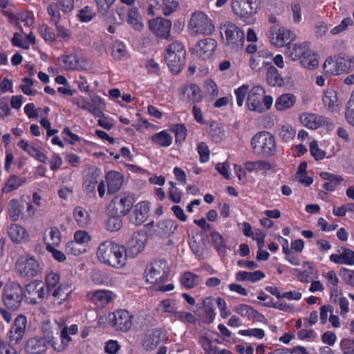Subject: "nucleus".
<instances>
[{"label": "nucleus", "mask_w": 354, "mask_h": 354, "mask_svg": "<svg viewBox=\"0 0 354 354\" xmlns=\"http://www.w3.org/2000/svg\"><path fill=\"white\" fill-rule=\"evenodd\" d=\"M169 275V268L165 260L154 261L147 265L145 270L146 281L157 291L169 292L174 289L173 283H164Z\"/></svg>", "instance_id": "nucleus-1"}, {"label": "nucleus", "mask_w": 354, "mask_h": 354, "mask_svg": "<svg viewBox=\"0 0 354 354\" xmlns=\"http://www.w3.org/2000/svg\"><path fill=\"white\" fill-rule=\"evenodd\" d=\"M96 256L100 263L113 268H122L127 264L125 247L110 241L99 245Z\"/></svg>", "instance_id": "nucleus-2"}, {"label": "nucleus", "mask_w": 354, "mask_h": 354, "mask_svg": "<svg viewBox=\"0 0 354 354\" xmlns=\"http://www.w3.org/2000/svg\"><path fill=\"white\" fill-rule=\"evenodd\" d=\"M41 331L45 342L58 352L64 351L72 341V338L68 336L66 328L61 327V324L57 322L55 324H51L50 322H44Z\"/></svg>", "instance_id": "nucleus-3"}, {"label": "nucleus", "mask_w": 354, "mask_h": 354, "mask_svg": "<svg viewBox=\"0 0 354 354\" xmlns=\"http://www.w3.org/2000/svg\"><path fill=\"white\" fill-rule=\"evenodd\" d=\"M219 30L223 43L232 50L238 51L243 47L244 32L235 24L225 21L221 23Z\"/></svg>", "instance_id": "nucleus-4"}, {"label": "nucleus", "mask_w": 354, "mask_h": 354, "mask_svg": "<svg viewBox=\"0 0 354 354\" xmlns=\"http://www.w3.org/2000/svg\"><path fill=\"white\" fill-rule=\"evenodd\" d=\"M250 146L253 152L261 157H271L277 151V142L274 136L266 131L254 134L251 139Z\"/></svg>", "instance_id": "nucleus-5"}, {"label": "nucleus", "mask_w": 354, "mask_h": 354, "mask_svg": "<svg viewBox=\"0 0 354 354\" xmlns=\"http://www.w3.org/2000/svg\"><path fill=\"white\" fill-rule=\"evenodd\" d=\"M272 103V97L266 95L265 89L260 85L252 86L248 92L247 106L250 111L263 113L270 109Z\"/></svg>", "instance_id": "nucleus-6"}, {"label": "nucleus", "mask_w": 354, "mask_h": 354, "mask_svg": "<svg viewBox=\"0 0 354 354\" xmlns=\"http://www.w3.org/2000/svg\"><path fill=\"white\" fill-rule=\"evenodd\" d=\"M186 50L183 44L176 41L169 44L165 50V59L169 69L178 73L185 63Z\"/></svg>", "instance_id": "nucleus-7"}, {"label": "nucleus", "mask_w": 354, "mask_h": 354, "mask_svg": "<svg viewBox=\"0 0 354 354\" xmlns=\"http://www.w3.org/2000/svg\"><path fill=\"white\" fill-rule=\"evenodd\" d=\"M187 28L192 35H211L215 31L212 19L201 11L194 12L192 15Z\"/></svg>", "instance_id": "nucleus-8"}, {"label": "nucleus", "mask_w": 354, "mask_h": 354, "mask_svg": "<svg viewBox=\"0 0 354 354\" xmlns=\"http://www.w3.org/2000/svg\"><path fill=\"white\" fill-rule=\"evenodd\" d=\"M91 234L82 230H77L74 233L73 240L68 241L65 247V252L68 254L80 256L88 251V245L91 241Z\"/></svg>", "instance_id": "nucleus-9"}, {"label": "nucleus", "mask_w": 354, "mask_h": 354, "mask_svg": "<svg viewBox=\"0 0 354 354\" xmlns=\"http://www.w3.org/2000/svg\"><path fill=\"white\" fill-rule=\"evenodd\" d=\"M23 298V290L19 284L11 283L6 285L3 291V302L8 309L17 310Z\"/></svg>", "instance_id": "nucleus-10"}, {"label": "nucleus", "mask_w": 354, "mask_h": 354, "mask_svg": "<svg viewBox=\"0 0 354 354\" xmlns=\"http://www.w3.org/2000/svg\"><path fill=\"white\" fill-rule=\"evenodd\" d=\"M57 65L64 71H81L86 69L88 64L86 59L74 53L64 54L58 57Z\"/></svg>", "instance_id": "nucleus-11"}, {"label": "nucleus", "mask_w": 354, "mask_h": 354, "mask_svg": "<svg viewBox=\"0 0 354 354\" xmlns=\"http://www.w3.org/2000/svg\"><path fill=\"white\" fill-rule=\"evenodd\" d=\"M176 0H149L147 13L151 16H168L178 8Z\"/></svg>", "instance_id": "nucleus-12"}, {"label": "nucleus", "mask_w": 354, "mask_h": 354, "mask_svg": "<svg viewBox=\"0 0 354 354\" xmlns=\"http://www.w3.org/2000/svg\"><path fill=\"white\" fill-rule=\"evenodd\" d=\"M296 35L290 30L284 27H272L269 30V39L270 43L277 47L286 46L295 40Z\"/></svg>", "instance_id": "nucleus-13"}, {"label": "nucleus", "mask_w": 354, "mask_h": 354, "mask_svg": "<svg viewBox=\"0 0 354 354\" xmlns=\"http://www.w3.org/2000/svg\"><path fill=\"white\" fill-rule=\"evenodd\" d=\"M133 203L134 200L131 196L122 194L111 201L109 210L111 214L124 216L132 208Z\"/></svg>", "instance_id": "nucleus-14"}, {"label": "nucleus", "mask_w": 354, "mask_h": 354, "mask_svg": "<svg viewBox=\"0 0 354 354\" xmlns=\"http://www.w3.org/2000/svg\"><path fill=\"white\" fill-rule=\"evenodd\" d=\"M16 270L23 277L30 279L39 272V265L32 257H20L16 262Z\"/></svg>", "instance_id": "nucleus-15"}, {"label": "nucleus", "mask_w": 354, "mask_h": 354, "mask_svg": "<svg viewBox=\"0 0 354 354\" xmlns=\"http://www.w3.org/2000/svg\"><path fill=\"white\" fill-rule=\"evenodd\" d=\"M27 328V318L24 315H18L14 319L7 337L9 341L13 344H19L25 336Z\"/></svg>", "instance_id": "nucleus-16"}, {"label": "nucleus", "mask_w": 354, "mask_h": 354, "mask_svg": "<svg viewBox=\"0 0 354 354\" xmlns=\"http://www.w3.org/2000/svg\"><path fill=\"white\" fill-rule=\"evenodd\" d=\"M259 7L257 0H232V10L240 18H248L257 13Z\"/></svg>", "instance_id": "nucleus-17"}, {"label": "nucleus", "mask_w": 354, "mask_h": 354, "mask_svg": "<svg viewBox=\"0 0 354 354\" xmlns=\"http://www.w3.org/2000/svg\"><path fill=\"white\" fill-rule=\"evenodd\" d=\"M325 72L332 75L348 73L353 70L349 62L344 57H328L323 65Z\"/></svg>", "instance_id": "nucleus-18"}, {"label": "nucleus", "mask_w": 354, "mask_h": 354, "mask_svg": "<svg viewBox=\"0 0 354 354\" xmlns=\"http://www.w3.org/2000/svg\"><path fill=\"white\" fill-rule=\"evenodd\" d=\"M217 42L212 38H205L197 42L193 48V53L201 60H207L214 55Z\"/></svg>", "instance_id": "nucleus-19"}, {"label": "nucleus", "mask_w": 354, "mask_h": 354, "mask_svg": "<svg viewBox=\"0 0 354 354\" xmlns=\"http://www.w3.org/2000/svg\"><path fill=\"white\" fill-rule=\"evenodd\" d=\"M132 315L126 310H118L109 315L112 326L118 330L127 332L132 326Z\"/></svg>", "instance_id": "nucleus-20"}, {"label": "nucleus", "mask_w": 354, "mask_h": 354, "mask_svg": "<svg viewBox=\"0 0 354 354\" xmlns=\"http://www.w3.org/2000/svg\"><path fill=\"white\" fill-rule=\"evenodd\" d=\"M299 121L306 127L317 129L322 126L331 124L326 117L312 113H303L299 116Z\"/></svg>", "instance_id": "nucleus-21"}, {"label": "nucleus", "mask_w": 354, "mask_h": 354, "mask_svg": "<svg viewBox=\"0 0 354 354\" xmlns=\"http://www.w3.org/2000/svg\"><path fill=\"white\" fill-rule=\"evenodd\" d=\"M87 297L95 305L103 308L115 298V295L110 290H97L89 292Z\"/></svg>", "instance_id": "nucleus-22"}, {"label": "nucleus", "mask_w": 354, "mask_h": 354, "mask_svg": "<svg viewBox=\"0 0 354 354\" xmlns=\"http://www.w3.org/2000/svg\"><path fill=\"white\" fill-rule=\"evenodd\" d=\"M150 212V204L148 201H140L134 206L131 217V222L136 225H140L145 223Z\"/></svg>", "instance_id": "nucleus-23"}, {"label": "nucleus", "mask_w": 354, "mask_h": 354, "mask_svg": "<svg viewBox=\"0 0 354 354\" xmlns=\"http://www.w3.org/2000/svg\"><path fill=\"white\" fill-rule=\"evenodd\" d=\"M147 241V234L145 231L140 230L133 234L129 241L128 247L131 255H138L145 248Z\"/></svg>", "instance_id": "nucleus-24"}, {"label": "nucleus", "mask_w": 354, "mask_h": 354, "mask_svg": "<svg viewBox=\"0 0 354 354\" xmlns=\"http://www.w3.org/2000/svg\"><path fill=\"white\" fill-rule=\"evenodd\" d=\"M234 312L240 316L246 317L250 320L252 319L263 324L267 322V319L263 314L259 313L252 306L247 304H238L234 308Z\"/></svg>", "instance_id": "nucleus-25"}, {"label": "nucleus", "mask_w": 354, "mask_h": 354, "mask_svg": "<svg viewBox=\"0 0 354 354\" xmlns=\"http://www.w3.org/2000/svg\"><path fill=\"white\" fill-rule=\"evenodd\" d=\"M171 23L169 20L157 17L149 21V28L157 36L167 38L170 35Z\"/></svg>", "instance_id": "nucleus-26"}, {"label": "nucleus", "mask_w": 354, "mask_h": 354, "mask_svg": "<svg viewBox=\"0 0 354 354\" xmlns=\"http://www.w3.org/2000/svg\"><path fill=\"white\" fill-rule=\"evenodd\" d=\"M309 48L310 43L307 41L290 43L286 46L285 54L292 61H300Z\"/></svg>", "instance_id": "nucleus-27"}, {"label": "nucleus", "mask_w": 354, "mask_h": 354, "mask_svg": "<svg viewBox=\"0 0 354 354\" xmlns=\"http://www.w3.org/2000/svg\"><path fill=\"white\" fill-rule=\"evenodd\" d=\"M329 259L331 262L336 264L353 266L354 251L342 247L338 250L337 254H332Z\"/></svg>", "instance_id": "nucleus-28"}, {"label": "nucleus", "mask_w": 354, "mask_h": 354, "mask_svg": "<svg viewBox=\"0 0 354 354\" xmlns=\"http://www.w3.org/2000/svg\"><path fill=\"white\" fill-rule=\"evenodd\" d=\"M203 99L201 88L194 84L185 86L182 88V100L192 103L200 102Z\"/></svg>", "instance_id": "nucleus-29"}, {"label": "nucleus", "mask_w": 354, "mask_h": 354, "mask_svg": "<svg viewBox=\"0 0 354 354\" xmlns=\"http://www.w3.org/2000/svg\"><path fill=\"white\" fill-rule=\"evenodd\" d=\"M178 309V300L174 298H167L160 301L156 308L158 314L172 317H174Z\"/></svg>", "instance_id": "nucleus-30"}, {"label": "nucleus", "mask_w": 354, "mask_h": 354, "mask_svg": "<svg viewBox=\"0 0 354 354\" xmlns=\"http://www.w3.org/2000/svg\"><path fill=\"white\" fill-rule=\"evenodd\" d=\"M8 234L11 241L16 243H22L28 241V231L21 225L12 223L8 228Z\"/></svg>", "instance_id": "nucleus-31"}, {"label": "nucleus", "mask_w": 354, "mask_h": 354, "mask_svg": "<svg viewBox=\"0 0 354 354\" xmlns=\"http://www.w3.org/2000/svg\"><path fill=\"white\" fill-rule=\"evenodd\" d=\"M17 145L30 156L35 158L38 161L43 163L47 162L48 157L39 151L38 147H37L34 144H30L27 140L23 139L19 141Z\"/></svg>", "instance_id": "nucleus-32"}, {"label": "nucleus", "mask_w": 354, "mask_h": 354, "mask_svg": "<svg viewBox=\"0 0 354 354\" xmlns=\"http://www.w3.org/2000/svg\"><path fill=\"white\" fill-rule=\"evenodd\" d=\"M322 101L324 106L331 112H335L339 109L340 103L337 91L333 88H328L324 91Z\"/></svg>", "instance_id": "nucleus-33"}, {"label": "nucleus", "mask_w": 354, "mask_h": 354, "mask_svg": "<svg viewBox=\"0 0 354 354\" xmlns=\"http://www.w3.org/2000/svg\"><path fill=\"white\" fill-rule=\"evenodd\" d=\"M109 194H115L120 189L124 183L123 176L118 171H110L106 176Z\"/></svg>", "instance_id": "nucleus-34"}, {"label": "nucleus", "mask_w": 354, "mask_h": 354, "mask_svg": "<svg viewBox=\"0 0 354 354\" xmlns=\"http://www.w3.org/2000/svg\"><path fill=\"white\" fill-rule=\"evenodd\" d=\"M46 349V342L43 338L38 337L30 338L25 345V351L30 354H42Z\"/></svg>", "instance_id": "nucleus-35"}, {"label": "nucleus", "mask_w": 354, "mask_h": 354, "mask_svg": "<svg viewBox=\"0 0 354 354\" xmlns=\"http://www.w3.org/2000/svg\"><path fill=\"white\" fill-rule=\"evenodd\" d=\"M177 228L178 224L174 220L166 219L157 223L155 232L160 236H169L174 234Z\"/></svg>", "instance_id": "nucleus-36"}, {"label": "nucleus", "mask_w": 354, "mask_h": 354, "mask_svg": "<svg viewBox=\"0 0 354 354\" xmlns=\"http://www.w3.org/2000/svg\"><path fill=\"white\" fill-rule=\"evenodd\" d=\"M72 292L71 286L67 283H63L53 290L50 295L53 297L54 301H57L58 304H62L67 300Z\"/></svg>", "instance_id": "nucleus-37"}, {"label": "nucleus", "mask_w": 354, "mask_h": 354, "mask_svg": "<svg viewBox=\"0 0 354 354\" xmlns=\"http://www.w3.org/2000/svg\"><path fill=\"white\" fill-rule=\"evenodd\" d=\"M44 243L46 249L50 247H57L61 243V233L59 230L55 227L48 228L44 234Z\"/></svg>", "instance_id": "nucleus-38"}, {"label": "nucleus", "mask_w": 354, "mask_h": 354, "mask_svg": "<svg viewBox=\"0 0 354 354\" xmlns=\"http://www.w3.org/2000/svg\"><path fill=\"white\" fill-rule=\"evenodd\" d=\"M331 297L333 298V301L339 308V315L342 318H346L350 311L349 301L343 295L342 290L335 294L330 293Z\"/></svg>", "instance_id": "nucleus-39"}, {"label": "nucleus", "mask_w": 354, "mask_h": 354, "mask_svg": "<svg viewBox=\"0 0 354 354\" xmlns=\"http://www.w3.org/2000/svg\"><path fill=\"white\" fill-rule=\"evenodd\" d=\"M151 140L154 145L160 147H168L172 144L173 137L167 130H162L153 134Z\"/></svg>", "instance_id": "nucleus-40"}, {"label": "nucleus", "mask_w": 354, "mask_h": 354, "mask_svg": "<svg viewBox=\"0 0 354 354\" xmlns=\"http://www.w3.org/2000/svg\"><path fill=\"white\" fill-rule=\"evenodd\" d=\"M296 135L295 128L289 123H281L278 127V136L283 142H288L294 139Z\"/></svg>", "instance_id": "nucleus-41"}, {"label": "nucleus", "mask_w": 354, "mask_h": 354, "mask_svg": "<svg viewBox=\"0 0 354 354\" xmlns=\"http://www.w3.org/2000/svg\"><path fill=\"white\" fill-rule=\"evenodd\" d=\"M300 64L301 66L309 70L317 68L319 61L317 53L310 47L300 59Z\"/></svg>", "instance_id": "nucleus-42"}, {"label": "nucleus", "mask_w": 354, "mask_h": 354, "mask_svg": "<svg viewBox=\"0 0 354 354\" xmlns=\"http://www.w3.org/2000/svg\"><path fill=\"white\" fill-rule=\"evenodd\" d=\"M296 97L292 93L281 95L275 102V108L278 111H285L292 108L296 102Z\"/></svg>", "instance_id": "nucleus-43"}, {"label": "nucleus", "mask_w": 354, "mask_h": 354, "mask_svg": "<svg viewBox=\"0 0 354 354\" xmlns=\"http://www.w3.org/2000/svg\"><path fill=\"white\" fill-rule=\"evenodd\" d=\"M73 218L81 227H87L91 222V216L88 212L80 206H77L74 209Z\"/></svg>", "instance_id": "nucleus-44"}, {"label": "nucleus", "mask_w": 354, "mask_h": 354, "mask_svg": "<svg viewBox=\"0 0 354 354\" xmlns=\"http://www.w3.org/2000/svg\"><path fill=\"white\" fill-rule=\"evenodd\" d=\"M304 268H307V269L304 270H301L300 269L295 268L292 270L293 274H295L301 283H308L310 281L312 274H313V266L312 263L306 261L303 264Z\"/></svg>", "instance_id": "nucleus-45"}, {"label": "nucleus", "mask_w": 354, "mask_h": 354, "mask_svg": "<svg viewBox=\"0 0 354 354\" xmlns=\"http://www.w3.org/2000/svg\"><path fill=\"white\" fill-rule=\"evenodd\" d=\"M25 177H19L16 175L10 176L6 181V185L2 189L3 193H9L18 189L26 183Z\"/></svg>", "instance_id": "nucleus-46"}, {"label": "nucleus", "mask_w": 354, "mask_h": 354, "mask_svg": "<svg viewBox=\"0 0 354 354\" xmlns=\"http://www.w3.org/2000/svg\"><path fill=\"white\" fill-rule=\"evenodd\" d=\"M162 333L160 330H153L146 335L144 346L147 350L154 349L160 342Z\"/></svg>", "instance_id": "nucleus-47"}, {"label": "nucleus", "mask_w": 354, "mask_h": 354, "mask_svg": "<svg viewBox=\"0 0 354 354\" xmlns=\"http://www.w3.org/2000/svg\"><path fill=\"white\" fill-rule=\"evenodd\" d=\"M127 21L135 30H140L143 28L142 17L136 8L129 9L128 12Z\"/></svg>", "instance_id": "nucleus-48"}, {"label": "nucleus", "mask_w": 354, "mask_h": 354, "mask_svg": "<svg viewBox=\"0 0 354 354\" xmlns=\"http://www.w3.org/2000/svg\"><path fill=\"white\" fill-rule=\"evenodd\" d=\"M180 281L185 288L190 289L199 283L201 277L191 272H186L181 276Z\"/></svg>", "instance_id": "nucleus-49"}, {"label": "nucleus", "mask_w": 354, "mask_h": 354, "mask_svg": "<svg viewBox=\"0 0 354 354\" xmlns=\"http://www.w3.org/2000/svg\"><path fill=\"white\" fill-rule=\"evenodd\" d=\"M41 285L40 283H32L28 286V291L32 295L37 296L38 299H42L46 298L50 295V290H48L46 285Z\"/></svg>", "instance_id": "nucleus-50"}, {"label": "nucleus", "mask_w": 354, "mask_h": 354, "mask_svg": "<svg viewBox=\"0 0 354 354\" xmlns=\"http://www.w3.org/2000/svg\"><path fill=\"white\" fill-rule=\"evenodd\" d=\"M98 183V176L95 174H87L84 180L83 188L88 194H95Z\"/></svg>", "instance_id": "nucleus-51"}, {"label": "nucleus", "mask_w": 354, "mask_h": 354, "mask_svg": "<svg viewBox=\"0 0 354 354\" xmlns=\"http://www.w3.org/2000/svg\"><path fill=\"white\" fill-rule=\"evenodd\" d=\"M267 82L272 86H281L283 83V78L274 66H270L268 68Z\"/></svg>", "instance_id": "nucleus-52"}, {"label": "nucleus", "mask_w": 354, "mask_h": 354, "mask_svg": "<svg viewBox=\"0 0 354 354\" xmlns=\"http://www.w3.org/2000/svg\"><path fill=\"white\" fill-rule=\"evenodd\" d=\"M323 276L326 280L327 286L330 289L331 293L339 292L337 288L339 279L336 272L334 270H330L324 274Z\"/></svg>", "instance_id": "nucleus-53"}, {"label": "nucleus", "mask_w": 354, "mask_h": 354, "mask_svg": "<svg viewBox=\"0 0 354 354\" xmlns=\"http://www.w3.org/2000/svg\"><path fill=\"white\" fill-rule=\"evenodd\" d=\"M122 216L110 213L109 210V218L106 222V229L110 232L118 231L122 226Z\"/></svg>", "instance_id": "nucleus-54"}, {"label": "nucleus", "mask_w": 354, "mask_h": 354, "mask_svg": "<svg viewBox=\"0 0 354 354\" xmlns=\"http://www.w3.org/2000/svg\"><path fill=\"white\" fill-rule=\"evenodd\" d=\"M112 56L115 60H122L127 57V50L125 45L120 41L114 42L112 48Z\"/></svg>", "instance_id": "nucleus-55"}, {"label": "nucleus", "mask_w": 354, "mask_h": 354, "mask_svg": "<svg viewBox=\"0 0 354 354\" xmlns=\"http://www.w3.org/2000/svg\"><path fill=\"white\" fill-rule=\"evenodd\" d=\"M8 210L9 216L13 221L19 220L22 209L19 202L17 199H12L8 203Z\"/></svg>", "instance_id": "nucleus-56"}, {"label": "nucleus", "mask_w": 354, "mask_h": 354, "mask_svg": "<svg viewBox=\"0 0 354 354\" xmlns=\"http://www.w3.org/2000/svg\"><path fill=\"white\" fill-rule=\"evenodd\" d=\"M245 169L250 171H258L263 169H268L270 165L265 160L248 161L245 164Z\"/></svg>", "instance_id": "nucleus-57"}, {"label": "nucleus", "mask_w": 354, "mask_h": 354, "mask_svg": "<svg viewBox=\"0 0 354 354\" xmlns=\"http://www.w3.org/2000/svg\"><path fill=\"white\" fill-rule=\"evenodd\" d=\"M62 283H63L60 282V275L57 272H50L46 276L45 285L50 291L57 288L60 284Z\"/></svg>", "instance_id": "nucleus-58"}, {"label": "nucleus", "mask_w": 354, "mask_h": 354, "mask_svg": "<svg viewBox=\"0 0 354 354\" xmlns=\"http://www.w3.org/2000/svg\"><path fill=\"white\" fill-rule=\"evenodd\" d=\"M345 118L351 125L354 126V90L346 105Z\"/></svg>", "instance_id": "nucleus-59"}, {"label": "nucleus", "mask_w": 354, "mask_h": 354, "mask_svg": "<svg viewBox=\"0 0 354 354\" xmlns=\"http://www.w3.org/2000/svg\"><path fill=\"white\" fill-rule=\"evenodd\" d=\"M354 24V21L351 17H346L343 19L341 22L336 26L333 27L330 32L332 35H336L341 34L346 31L349 27Z\"/></svg>", "instance_id": "nucleus-60"}, {"label": "nucleus", "mask_w": 354, "mask_h": 354, "mask_svg": "<svg viewBox=\"0 0 354 354\" xmlns=\"http://www.w3.org/2000/svg\"><path fill=\"white\" fill-rule=\"evenodd\" d=\"M198 344L204 351V354H212L216 346L213 345L212 340L205 335L198 337Z\"/></svg>", "instance_id": "nucleus-61"}, {"label": "nucleus", "mask_w": 354, "mask_h": 354, "mask_svg": "<svg viewBox=\"0 0 354 354\" xmlns=\"http://www.w3.org/2000/svg\"><path fill=\"white\" fill-rule=\"evenodd\" d=\"M198 344L204 351V354H212L216 346L213 345L212 340L205 335L198 337Z\"/></svg>", "instance_id": "nucleus-62"}, {"label": "nucleus", "mask_w": 354, "mask_h": 354, "mask_svg": "<svg viewBox=\"0 0 354 354\" xmlns=\"http://www.w3.org/2000/svg\"><path fill=\"white\" fill-rule=\"evenodd\" d=\"M204 88L207 95L211 100L214 99L218 95V86L212 79H207L205 81Z\"/></svg>", "instance_id": "nucleus-63"}, {"label": "nucleus", "mask_w": 354, "mask_h": 354, "mask_svg": "<svg viewBox=\"0 0 354 354\" xmlns=\"http://www.w3.org/2000/svg\"><path fill=\"white\" fill-rule=\"evenodd\" d=\"M55 29L57 32V36L61 41H69L71 38V30L61 25L60 23H56Z\"/></svg>", "instance_id": "nucleus-64"}]
</instances>
